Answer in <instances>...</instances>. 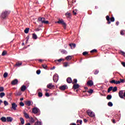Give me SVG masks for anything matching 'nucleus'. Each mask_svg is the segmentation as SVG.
Wrapping results in <instances>:
<instances>
[{
  "mask_svg": "<svg viewBox=\"0 0 125 125\" xmlns=\"http://www.w3.org/2000/svg\"><path fill=\"white\" fill-rule=\"evenodd\" d=\"M38 21L41 22L42 24H49V22L48 21H45V18L40 17L38 18Z\"/></svg>",
  "mask_w": 125,
  "mask_h": 125,
  "instance_id": "nucleus-1",
  "label": "nucleus"
},
{
  "mask_svg": "<svg viewBox=\"0 0 125 125\" xmlns=\"http://www.w3.org/2000/svg\"><path fill=\"white\" fill-rule=\"evenodd\" d=\"M56 23L58 24H62L63 26H64V28L66 29V23L64 22V21L62 19H59L58 21L56 22Z\"/></svg>",
  "mask_w": 125,
  "mask_h": 125,
  "instance_id": "nucleus-2",
  "label": "nucleus"
},
{
  "mask_svg": "<svg viewBox=\"0 0 125 125\" xmlns=\"http://www.w3.org/2000/svg\"><path fill=\"white\" fill-rule=\"evenodd\" d=\"M32 113L33 114H38L39 115H41V110L37 107H35L32 109Z\"/></svg>",
  "mask_w": 125,
  "mask_h": 125,
  "instance_id": "nucleus-3",
  "label": "nucleus"
},
{
  "mask_svg": "<svg viewBox=\"0 0 125 125\" xmlns=\"http://www.w3.org/2000/svg\"><path fill=\"white\" fill-rule=\"evenodd\" d=\"M106 19L107 21V24H111V22H114L115 21V18L114 17L110 18V16H106Z\"/></svg>",
  "mask_w": 125,
  "mask_h": 125,
  "instance_id": "nucleus-4",
  "label": "nucleus"
},
{
  "mask_svg": "<svg viewBox=\"0 0 125 125\" xmlns=\"http://www.w3.org/2000/svg\"><path fill=\"white\" fill-rule=\"evenodd\" d=\"M124 90H121L119 92V96L122 99H124L125 97V91L124 93Z\"/></svg>",
  "mask_w": 125,
  "mask_h": 125,
  "instance_id": "nucleus-5",
  "label": "nucleus"
},
{
  "mask_svg": "<svg viewBox=\"0 0 125 125\" xmlns=\"http://www.w3.org/2000/svg\"><path fill=\"white\" fill-rule=\"evenodd\" d=\"M53 80L54 83H57L58 80H59V76H58V74L55 73L53 76Z\"/></svg>",
  "mask_w": 125,
  "mask_h": 125,
  "instance_id": "nucleus-6",
  "label": "nucleus"
},
{
  "mask_svg": "<svg viewBox=\"0 0 125 125\" xmlns=\"http://www.w3.org/2000/svg\"><path fill=\"white\" fill-rule=\"evenodd\" d=\"M87 113L88 116H89V117H91V118H94V117H95V114L94 113V112H93V111H88Z\"/></svg>",
  "mask_w": 125,
  "mask_h": 125,
  "instance_id": "nucleus-7",
  "label": "nucleus"
},
{
  "mask_svg": "<svg viewBox=\"0 0 125 125\" xmlns=\"http://www.w3.org/2000/svg\"><path fill=\"white\" fill-rule=\"evenodd\" d=\"M11 84L12 85H15L16 84H18V80L17 79H15L14 80H13L12 82H11Z\"/></svg>",
  "mask_w": 125,
  "mask_h": 125,
  "instance_id": "nucleus-8",
  "label": "nucleus"
},
{
  "mask_svg": "<svg viewBox=\"0 0 125 125\" xmlns=\"http://www.w3.org/2000/svg\"><path fill=\"white\" fill-rule=\"evenodd\" d=\"M87 85H89V86H92V85H93L94 84L93 81H92V80H90L88 81L87 83Z\"/></svg>",
  "mask_w": 125,
  "mask_h": 125,
  "instance_id": "nucleus-9",
  "label": "nucleus"
},
{
  "mask_svg": "<svg viewBox=\"0 0 125 125\" xmlns=\"http://www.w3.org/2000/svg\"><path fill=\"white\" fill-rule=\"evenodd\" d=\"M17 107V104H15V103H13V104H12V108L13 109V110H16V108Z\"/></svg>",
  "mask_w": 125,
  "mask_h": 125,
  "instance_id": "nucleus-10",
  "label": "nucleus"
},
{
  "mask_svg": "<svg viewBox=\"0 0 125 125\" xmlns=\"http://www.w3.org/2000/svg\"><path fill=\"white\" fill-rule=\"evenodd\" d=\"M47 88H53V87H54V85L52 84V83H50L47 85Z\"/></svg>",
  "mask_w": 125,
  "mask_h": 125,
  "instance_id": "nucleus-11",
  "label": "nucleus"
},
{
  "mask_svg": "<svg viewBox=\"0 0 125 125\" xmlns=\"http://www.w3.org/2000/svg\"><path fill=\"white\" fill-rule=\"evenodd\" d=\"M6 120H7V122L11 123V122H12V121H13V118H12V117H7L6 118Z\"/></svg>",
  "mask_w": 125,
  "mask_h": 125,
  "instance_id": "nucleus-12",
  "label": "nucleus"
},
{
  "mask_svg": "<svg viewBox=\"0 0 125 125\" xmlns=\"http://www.w3.org/2000/svg\"><path fill=\"white\" fill-rule=\"evenodd\" d=\"M66 82L67 83H72L73 81L72 80V78L68 77L66 79Z\"/></svg>",
  "mask_w": 125,
  "mask_h": 125,
  "instance_id": "nucleus-13",
  "label": "nucleus"
},
{
  "mask_svg": "<svg viewBox=\"0 0 125 125\" xmlns=\"http://www.w3.org/2000/svg\"><path fill=\"white\" fill-rule=\"evenodd\" d=\"M79 87H80V85H79V84H74L73 86L74 89H78Z\"/></svg>",
  "mask_w": 125,
  "mask_h": 125,
  "instance_id": "nucleus-14",
  "label": "nucleus"
},
{
  "mask_svg": "<svg viewBox=\"0 0 125 125\" xmlns=\"http://www.w3.org/2000/svg\"><path fill=\"white\" fill-rule=\"evenodd\" d=\"M66 86H67L66 85L61 86H60V89H61V90H65V89H66Z\"/></svg>",
  "mask_w": 125,
  "mask_h": 125,
  "instance_id": "nucleus-15",
  "label": "nucleus"
},
{
  "mask_svg": "<svg viewBox=\"0 0 125 125\" xmlns=\"http://www.w3.org/2000/svg\"><path fill=\"white\" fill-rule=\"evenodd\" d=\"M9 13H10V12H8V11H4L2 13V16H6L7 15H8L9 14Z\"/></svg>",
  "mask_w": 125,
  "mask_h": 125,
  "instance_id": "nucleus-16",
  "label": "nucleus"
},
{
  "mask_svg": "<svg viewBox=\"0 0 125 125\" xmlns=\"http://www.w3.org/2000/svg\"><path fill=\"white\" fill-rule=\"evenodd\" d=\"M69 46H70L71 49H74L76 47V44L75 43H70Z\"/></svg>",
  "mask_w": 125,
  "mask_h": 125,
  "instance_id": "nucleus-17",
  "label": "nucleus"
},
{
  "mask_svg": "<svg viewBox=\"0 0 125 125\" xmlns=\"http://www.w3.org/2000/svg\"><path fill=\"white\" fill-rule=\"evenodd\" d=\"M22 65V62H17L15 65V67H20Z\"/></svg>",
  "mask_w": 125,
  "mask_h": 125,
  "instance_id": "nucleus-18",
  "label": "nucleus"
},
{
  "mask_svg": "<svg viewBox=\"0 0 125 125\" xmlns=\"http://www.w3.org/2000/svg\"><path fill=\"white\" fill-rule=\"evenodd\" d=\"M32 39L33 40H37L38 39V36L36 35V33L32 34Z\"/></svg>",
  "mask_w": 125,
  "mask_h": 125,
  "instance_id": "nucleus-19",
  "label": "nucleus"
},
{
  "mask_svg": "<svg viewBox=\"0 0 125 125\" xmlns=\"http://www.w3.org/2000/svg\"><path fill=\"white\" fill-rule=\"evenodd\" d=\"M26 88H27L26 86L23 85L21 88V91H24L25 90H26Z\"/></svg>",
  "mask_w": 125,
  "mask_h": 125,
  "instance_id": "nucleus-20",
  "label": "nucleus"
},
{
  "mask_svg": "<svg viewBox=\"0 0 125 125\" xmlns=\"http://www.w3.org/2000/svg\"><path fill=\"white\" fill-rule=\"evenodd\" d=\"M21 94H22V92L21 91H19L15 93V96H20Z\"/></svg>",
  "mask_w": 125,
  "mask_h": 125,
  "instance_id": "nucleus-21",
  "label": "nucleus"
},
{
  "mask_svg": "<svg viewBox=\"0 0 125 125\" xmlns=\"http://www.w3.org/2000/svg\"><path fill=\"white\" fill-rule=\"evenodd\" d=\"M0 120L1 121V122H2L3 123H5V122H6V118L4 117H2Z\"/></svg>",
  "mask_w": 125,
  "mask_h": 125,
  "instance_id": "nucleus-22",
  "label": "nucleus"
},
{
  "mask_svg": "<svg viewBox=\"0 0 125 125\" xmlns=\"http://www.w3.org/2000/svg\"><path fill=\"white\" fill-rule=\"evenodd\" d=\"M20 120L21 121V125H24V124H25V120H24V119L22 117H21L20 118Z\"/></svg>",
  "mask_w": 125,
  "mask_h": 125,
  "instance_id": "nucleus-23",
  "label": "nucleus"
},
{
  "mask_svg": "<svg viewBox=\"0 0 125 125\" xmlns=\"http://www.w3.org/2000/svg\"><path fill=\"white\" fill-rule=\"evenodd\" d=\"M24 116L26 118V119H30V116H29V114L26 112H24Z\"/></svg>",
  "mask_w": 125,
  "mask_h": 125,
  "instance_id": "nucleus-24",
  "label": "nucleus"
},
{
  "mask_svg": "<svg viewBox=\"0 0 125 125\" xmlns=\"http://www.w3.org/2000/svg\"><path fill=\"white\" fill-rule=\"evenodd\" d=\"M106 99H107V100H111V99H112V95H108L106 96Z\"/></svg>",
  "mask_w": 125,
  "mask_h": 125,
  "instance_id": "nucleus-25",
  "label": "nucleus"
},
{
  "mask_svg": "<svg viewBox=\"0 0 125 125\" xmlns=\"http://www.w3.org/2000/svg\"><path fill=\"white\" fill-rule=\"evenodd\" d=\"M61 52L62 54H67V53H68V52H67L66 50H64V49L62 50Z\"/></svg>",
  "mask_w": 125,
  "mask_h": 125,
  "instance_id": "nucleus-26",
  "label": "nucleus"
},
{
  "mask_svg": "<svg viewBox=\"0 0 125 125\" xmlns=\"http://www.w3.org/2000/svg\"><path fill=\"white\" fill-rule=\"evenodd\" d=\"M4 96H5V93H4V92H1L0 93V98H2Z\"/></svg>",
  "mask_w": 125,
  "mask_h": 125,
  "instance_id": "nucleus-27",
  "label": "nucleus"
},
{
  "mask_svg": "<svg viewBox=\"0 0 125 125\" xmlns=\"http://www.w3.org/2000/svg\"><path fill=\"white\" fill-rule=\"evenodd\" d=\"M118 90V87L117 86H115L114 87H113L112 91L113 92H116Z\"/></svg>",
  "mask_w": 125,
  "mask_h": 125,
  "instance_id": "nucleus-28",
  "label": "nucleus"
},
{
  "mask_svg": "<svg viewBox=\"0 0 125 125\" xmlns=\"http://www.w3.org/2000/svg\"><path fill=\"white\" fill-rule=\"evenodd\" d=\"M26 106H31V101H27L25 102Z\"/></svg>",
  "mask_w": 125,
  "mask_h": 125,
  "instance_id": "nucleus-29",
  "label": "nucleus"
},
{
  "mask_svg": "<svg viewBox=\"0 0 125 125\" xmlns=\"http://www.w3.org/2000/svg\"><path fill=\"white\" fill-rule=\"evenodd\" d=\"M107 105L109 107H113V103L109 102L107 103Z\"/></svg>",
  "mask_w": 125,
  "mask_h": 125,
  "instance_id": "nucleus-30",
  "label": "nucleus"
},
{
  "mask_svg": "<svg viewBox=\"0 0 125 125\" xmlns=\"http://www.w3.org/2000/svg\"><path fill=\"white\" fill-rule=\"evenodd\" d=\"M66 60H71L72 59V56H67L65 57Z\"/></svg>",
  "mask_w": 125,
  "mask_h": 125,
  "instance_id": "nucleus-31",
  "label": "nucleus"
},
{
  "mask_svg": "<svg viewBox=\"0 0 125 125\" xmlns=\"http://www.w3.org/2000/svg\"><path fill=\"white\" fill-rule=\"evenodd\" d=\"M30 30V28H26L24 29V33L25 34H28V33H29V30Z\"/></svg>",
  "mask_w": 125,
  "mask_h": 125,
  "instance_id": "nucleus-32",
  "label": "nucleus"
},
{
  "mask_svg": "<svg viewBox=\"0 0 125 125\" xmlns=\"http://www.w3.org/2000/svg\"><path fill=\"white\" fill-rule=\"evenodd\" d=\"M111 90H113V86H110L108 88L107 92L109 93Z\"/></svg>",
  "mask_w": 125,
  "mask_h": 125,
  "instance_id": "nucleus-33",
  "label": "nucleus"
},
{
  "mask_svg": "<svg viewBox=\"0 0 125 125\" xmlns=\"http://www.w3.org/2000/svg\"><path fill=\"white\" fill-rule=\"evenodd\" d=\"M65 60L61 58V59H60L59 60H55V62H56L57 61H58V62H59L60 63V62H61V61H64Z\"/></svg>",
  "mask_w": 125,
  "mask_h": 125,
  "instance_id": "nucleus-34",
  "label": "nucleus"
},
{
  "mask_svg": "<svg viewBox=\"0 0 125 125\" xmlns=\"http://www.w3.org/2000/svg\"><path fill=\"white\" fill-rule=\"evenodd\" d=\"M42 122H39V121H37V122L35 123V125H42Z\"/></svg>",
  "mask_w": 125,
  "mask_h": 125,
  "instance_id": "nucleus-35",
  "label": "nucleus"
},
{
  "mask_svg": "<svg viewBox=\"0 0 125 125\" xmlns=\"http://www.w3.org/2000/svg\"><path fill=\"white\" fill-rule=\"evenodd\" d=\"M7 52H6V51H3L2 52V56H4V55H6Z\"/></svg>",
  "mask_w": 125,
  "mask_h": 125,
  "instance_id": "nucleus-36",
  "label": "nucleus"
},
{
  "mask_svg": "<svg viewBox=\"0 0 125 125\" xmlns=\"http://www.w3.org/2000/svg\"><path fill=\"white\" fill-rule=\"evenodd\" d=\"M38 96L39 97H42V92H38Z\"/></svg>",
  "mask_w": 125,
  "mask_h": 125,
  "instance_id": "nucleus-37",
  "label": "nucleus"
},
{
  "mask_svg": "<svg viewBox=\"0 0 125 125\" xmlns=\"http://www.w3.org/2000/svg\"><path fill=\"white\" fill-rule=\"evenodd\" d=\"M8 76V73H7V72H5L3 74V78H7Z\"/></svg>",
  "mask_w": 125,
  "mask_h": 125,
  "instance_id": "nucleus-38",
  "label": "nucleus"
},
{
  "mask_svg": "<svg viewBox=\"0 0 125 125\" xmlns=\"http://www.w3.org/2000/svg\"><path fill=\"white\" fill-rule=\"evenodd\" d=\"M68 66H69V65H68V62H65L63 63V67H68Z\"/></svg>",
  "mask_w": 125,
  "mask_h": 125,
  "instance_id": "nucleus-39",
  "label": "nucleus"
},
{
  "mask_svg": "<svg viewBox=\"0 0 125 125\" xmlns=\"http://www.w3.org/2000/svg\"><path fill=\"white\" fill-rule=\"evenodd\" d=\"M4 91V88L3 87H0V92H2Z\"/></svg>",
  "mask_w": 125,
  "mask_h": 125,
  "instance_id": "nucleus-40",
  "label": "nucleus"
},
{
  "mask_svg": "<svg viewBox=\"0 0 125 125\" xmlns=\"http://www.w3.org/2000/svg\"><path fill=\"white\" fill-rule=\"evenodd\" d=\"M42 67L43 68V69H46L47 68V65L46 64H42Z\"/></svg>",
  "mask_w": 125,
  "mask_h": 125,
  "instance_id": "nucleus-41",
  "label": "nucleus"
},
{
  "mask_svg": "<svg viewBox=\"0 0 125 125\" xmlns=\"http://www.w3.org/2000/svg\"><path fill=\"white\" fill-rule=\"evenodd\" d=\"M120 53H121L122 55L125 57V52L123 51L122 50H120Z\"/></svg>",
  "mask_w": 125,
  "mask_h": 125,
  "instance_id": "nucleus-42",
  "label": "nucleus"
},
{
  "mask_svg": "<svg viewBox=\"0 0 125 125\" xmlns=\"http://www.w3.org/2000/svg\"><path fill=\"white\" fill-rule=\"evenodd\" d=\"M4 106H7L8 105V102H7L6 101H4L3 102Z\"/></svg>",
  "mask_w": 125,
  "mask_h": 125,
  "instance_id": "nucleus-43",
  "label": "nucleus"
},
{
  "mask_svg": "<svg viewBox=\"0 0 125 125\" xmlns=\"http://www.w3.org/2000/svg\"><path fill=\"white\" fill-rule=\"evenodd\" d=\"M77 123H80V125H82L83 124V120H78L77 121Z\"/></svg>",
  "mask_w": 125,
  "mask_h": 125,
  "instance_id": "nucleus-44",
  "label": "nucleus"
},
{
  "mask_svg": "<svg viewBox=\"0 0 125 125\" xmlns=\"http://www.w3.org/2000/svg\"><path fill=\"white\" fill-rule=\"evenodd\" d=\"M90 52L91 53H93V52H97V50H96V49H94L90 51Z\"/></svg>",
  "mask_w": 125,
  "mask_h": 125,
  "instance_id": "nucleus-45",
  "label": "nucleus"
},
{
  "mask_svg": "<svg viewBox=\"0 0 125 125\" xmlns=\"http://www.w3.org/2000/svg\"><path fill=\"white\" fill-rule=\"evenodd\" d=\"M41 72L42 71H41V70L39 69V70H37L36 73L37 75H40L41 74Z\"/></svg>",
  "mask_w": 125,
  "mask_h": 125,
  "instance_id": "nucleus-46",
  "label": "nucleus"
},
{
  "mask_svg": "<svg viewBox=\"0 0 125 125\" xmlns=\"http://www.w3.org/2000/svg\"><path fill=\"white\" fill-rule=\"evenodd\" d=\"M98 73H99V70H96L95 72H94V75H98Z\"/></svg>",
  "mask_w": 125,
  "mask_h": 125,
  "instance_id": "nucleus-47",
  "label": "nucleus"
},
{
  "mask_svg": "<svg viewBox=\"0 0 125 125\" xmlns=\"http://www.w3.org/2000/svg\"><path fill=\"white\" fill-rule=\"evenodd\" d=\"M88 93H93V90L92 89H89V90L88 91Z\"/></svg>",
  "mask_w": 125,
  "mask_h": 125,
  "instance_id": "nucleus-48",
  "label": "nucleus"
},
{
  "mask_svg": "<svg viewBox=\"0 0 125 125\" xmlns=\"http://www.w3.org/2000/svg\"><path fill=\"white\" fill-rule=\"evenodd\" d=\"M120 34L122 36H124V35H125V31L121 30L120 32Z\"/></svg>",
  "mask_w": 125,
  "mask_h": 125,
  "instance_id": "nucleus-49",
  "label": "nucleus"
},
{
  "mask_svg": "<svg viewBox=\"0 0 125 125\" xmlns=\"http://www.w3.org/2000/svg\"><path fill=\"white\" fill-rule=\"evenodd\" d=\"M120 83H125V80L124 79H120Z\"/></svg>",
  "mask_w": 125,
  "mask_h": 125,
  "instance_id": "nucleus-50",
  "label": "nucleus"
},
{
  "mask_svg": "<svg viewBox=\"0 0 125 125\" xmlns=\"http://www.w3.org/2000/svg\"><path fill=\"white\" fill-rule=\"evenodd\" d=\"M110 83H115L116 84V80H113L110 82Z\"/></svg>",
  "mask_w": 125,
  "mask_h": 125,
  "instance_id": "nucleus-51",
  "label": "nucleus"
},
{
  "mask_svg": "<svg viewBox=\"0 0 125 125\" xmlns=\"http://www.w3.org/2000/svg\"><path fill=\"white\" fill-rule=\"evenodd\" d=\"M87 54H88V53L86 51L83 52V55H84V56L87 55Z\"/></svg>",
  "mask_w": 125,
  "mask_h": 125,
  "instance_id": "nucleus-52",
  "label": "nucleus"
},
{
  "mask_svg": "<svg viewBox=\"0 0 125 125\" xmlns=\"http://www.w3.org/2000/svg\"><path fill=\"white\" fill-rule=\"evenodd\" d=\"M121 83V82L120 81H116L115 84H120Z\"/></svg>",
  "mask_w": 125,
  "mask_h": 125,
  "instance_id": "nucleus-53",
  "label": "nucleus"
},
{
  "mask_svg": "<svg viewBox=\"0 0 125 125\" xmlns=\"http://www.w3.org/2000/svg\"><path fill=\"white\" fill-rule=\"evenodd\" d=\"M20 106H21V107H23V106H24V103H23V102H21V103H20Z\"/></svg>",
  "mask_w": 125,
  "mask_h": 125,
  "instance_id": "nucleus-54",
  "label": "nucleus"
},
{
  "mask_svg": "<svg viewBox=\"0 0 125 125\" xmlns=\"http://www.w3.org/2000/svg\"><path fill=\"white\" fill-rule=\"evenodd\" d=\"M73 82L75 83H78V80L77 79H74Z\"/></svg>",
  "mask_w": 125,
  "mask_h": 125,
  "instance_id": "nucleus-55",
  "label": "nucleus"
},
{
  "mask_svg": "<svg viewBox=\"0 0 125 125\" xmlns=\"http://www.w3.org/2000/svg\"><path fill=\"white\" fill-rule=\"evenodd\" d=\"M65 15L66 16H71V13L67 12L65 14Z\"/></svg>",
  "mask_w": 125,
  "mask_h": 125,
  "instance_id": "nucleus-56",
  "label": "nucleus"
},
{
  "mask_svg": "<svg viewBox=\"0 0 125 125\" xmlns=\"http://www.w3.org/2000/svg\"><path fill=\"white\" fill-rule=\"evenodd\" d=\"M45 96H46L47 97H49L50 95H49V93H46L45 94Z\"/></svg>",
  "mask_w": 125,
  "mask_h": 125,
  "instance_id": "nucleus-57",
  "label": "nucleus"
},
{
  "mask_svg": "<svg viewBox=\"0 0 125 125\" xmlns=\"http://www.w3.org/2000/svg\"><path fill=\"white\" fill-rule=\"evenodd\" d=\"M122 65H123V67H125V62H122Z\"/></svg>",
  "mask_w": 125,
  "mask_h": 125,
  "instance_id": "nucleus-58",
  "label": "nucleus"
},
{
  "mask_svg": "<svg viewBox=\"0 0 125 125\" xmlns=\"http://www.w3.org/2000/svg\"><path fill=\"white\" fill-rule=\"evenodd\" d=\"M73 15H77V13L75 11H73Z\"/></svg>",
  "mask_w": 125,
  "mask_h": 125,
  "instance_id": "nucleus-59",
  "label": "nucleus"
},
{
  "mask_svg": "<svg viewBox=\"0 0 125 125\" xmlns=\"http://www.w3.org/2000/svg\"><path fill=\"white\" fill-rule=\"evenodd\" d=\"M119 24H120V22L119 21H117L116 23V26H119Z\"/></svg>",
  "mask_w": 125,
  "mask_h": 125,
  "instance_id": "nucleus-60",
  "label": "nucleus"
},
{
  "mask_svg": "<svg viewBox=\"0 0 125 125\" xmlns=\"http://www.w3.org/2000/svg\"><path fill=\"white\" fill-rule=\"evenodd\" d=\"M38 92H42V89H41V88L40 89H38Z\"/></svg>",
  "mask_w": 125,
  "mask_h": 125,
  "instance_id": "nucleus-61",
  "label": "nucleus"
},
{
  "mask_svg": "<svg viewBox=\"0 0 125 125\" xmlns=\"http://www.w3.org/2000/svg\"><path fill=\"white\" fill-rule=\"evenodd\" d=\"M112 122L113 124H116V121H115V120L114 119L112 120Z\"/></svg>",
  "mask_w": 125,
  "mask_h": 125,
  "instance_id": "nucleus-62",
  "label": "nucleus"
},
{
  "mask_svg": "<svg viewBox=\"0 0 125 125\" xmlns=\"http://www.w3.org/2000/svg\"><path fill=\"white\" fill-rule=\"evenodd\" d=\"M83 122H84L85 123H87V120L84 119H83Z\"/></svg>",
  "mask_w": 125,
  "mask_h": 125,
  "instance_id": "nucleus-63",
  "label": "nucleus"
},
{
  "mask_svg": "<svg viewBox=\"0 0 125 125\" xmlns=\"http://www.w3.org/2000/svg\"><path fill=\"white\" fill-rule=\"evenodd\" d=\"M25 125H31V123H28L26 124Z\"/></svg>",
  "mask_w": 125,
  "mask_h": 125,
  "instance_id": "nucleus-64",
  "label": "nucleus"
}]
</instances>
